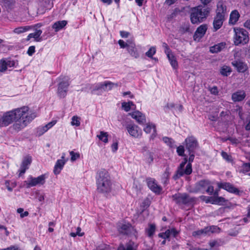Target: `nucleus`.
I'll return each mask as SVG.
<instances>
[{
	"label": "nucleus",
	"mask_w": 250,
	"mask_h": 250,
	"mask_svg": "<svg viewBox=\"0 0 250 250\" xmlns=\"http://www.w3.org/2000/svg\"><path fill=\"white\" fill-rule=\"evenodd\" d=\"M28 110V107L22 106L6 112L0 118V127L7 126L14 121L19 120Z\"/></svg>",
	"instance_id": "1"
},
{
	"label": "nucleus",
	"mask_w": 250,
	"mask_h": 250,
	"mask_svg": "<svg viewBox=\"0 0 250 250\" xmlns=\"http://www.w3.org/2000/svg\"><path fill=\"white\" fill-rule=\"evenodd\" d=\"M97 191L101 193H109L112 189V183L108 172L105 169L99 171L96 174Z\"/></svg>",
	"instance_id": "2"
},
{
	"label": "nucleus",
	"mask_w": 250,
	"mask_h": 250,
	"mask_svg": "<svg viewBox=\"0 0 250 250\" xmlns=\"http://www.w3.org/2000/svg\"><path fill=\"white\" fill-rule=\"evenodd\" d=\"M210 8L199 5L193 8L190 15V19L192 24H199L205 21L208 16Z\"/></svg>",
	"instance_id": "3"
},
{
	"label": "nucleus",
	"mask_w": 250,
	"mask_h": 250,
	"mask_svg": "<svg viewBox=\"0 0 250 250\" xmlns=\"http://www.w3.org/2000/svg\"><path fill=\"white\" fill-rule=\"evenodd\" d=\"M216 15L213 21V31H216L222 26L227 14L226 6L222 2H219L217 5Z\"/></svg>",
	"instance_id": "4"
},
{
	"label": "nucleus",
	"mask_w": 250,
	"mask_h": 250,
	"mask_svg": "<svg viewBox=\"0 0 250 250\" xmlns=\"http://www.w3.org/2000/svg\"><path fill=\"white\" fill-rule=\"evenodd\" d=\"M36 114L35 113L30 114L26 112V114L21 117V121H15L16 122L11 126V128L15 132H18L24 128L30 122H31L35 117Z\"/></svg>",
	"instance_id": "5"
},
{
	"label": "nucleus",
	"mask_w": 250,
	"mask_h": 250,
	"mask_svg": "<svg viewBox=\"0 0 250 250\" xmlns=\"http://www.w3.org/2000/svg\"><path fill=\"white\" fill-rule=\"evenodd\" d=\"M170 197L172 201L179 206L189 205L196 200L195 197H191L186 193H177Z\"/></svg>",
	"instance_id": "6"
},
{
	"label": "nucleus",
	"mask_w": 250,
	"mask_h": 250,
	"mask_svg": "<svg viewBox=\"0 0 250 250\" xmlns=\"http://www.w3.org/2000/svg\"><path fill=\"white\" fill-rule=\"evenodd\" d=\"M188 161V157H185L184 158V161L180 164V166L176 170V173L173 175V179L176 180L185 174L188 175L192 173V169L191 164H188L186 166V168L184 169L185 166L187 163Z\"/></svg>",
	"instance_id": "7"
},
{
	"label": "nucleus",
	"mask_w": 250,
	"mask_h": 250,
	"mask_svg": "<svg viewBox=\"0 0 250 250\" xmlns=\"http://www.w3.org/2000/svg\"><path fill=\"white\" fill-rule=\"evenodd\" d=\"M234 43L236 45L246 44L249 41L248 32L243 28H234Z\"/></svg>",
	"instance_id": "8"
},
{
	"label": "nucleus",
	"mask_w": 250,
	"mask_h": 250,
	"mask_svg": "<svg viewBox=\"0 0 250 250\" xmlns=\"http://www.w3.org/2000/svg\"><path fill=\"white\" fill-rule=\"evenodd\" d=\"M59 80L61 81L58 84L57 95L60 98H64L67 95L70 84L68 78L67 76H62L59 78Z\"/></svg>",
	"instance_id": "9"
},
{
	"label": "nucleus",
	"mask_w": 250,
	"mask_h": 250,
	"mask_svg": "<svg viewBox=\"0 0 250 250\" xmlns=\"http://www.w3.org/2000/svg\"><path fill=\"white\" fill-rule=\"evenodd\" d=\"M118 230L121 234L133 235L137 238V231L136 229L129 223H119Z\"/></svg>",
	"instance_id": "10"
},
{
	"label": "nucleus",
	"mask_w": 250,
	"mask_h": 250,
	"mask_svg": "<svg viewBox=\"0 0 250 250\" xmlns=\"http://www.w3.org/2000/svg\"><path fill=\"white\" fill-rule=\"evenodd\" d=\"M186 148L188 152H195L199 145L197 139L193 136L187 137L185 141Z\"/></svg>",
	"instance_id": "11"
},
{
	"label": "nucleus",
	"mask_w": 250,
	"mask_h": 250,
	"mask_svg": "<svg viewBox=\"0 0 250 250\" xmlns=\"http://www.w3.org/2000/svg\"><path fill=\"white\" fill-rule=\"evenodd\" d=\"M219 188H222L228 192L233 193L237 195H240L243 191L239 190L235 188L232 184L228 182H221L217 184Z\"/></svg>",
	"instance_id": "12"
},
{
	"label": "nucleus",
	"mask_w": 250,
	"mask_h": 250,
	"mask_svg": "<svg viewBox=\"0 0 250 250\" xmlns=\"http://www.w3.org/2000/svg\"><path fill=\"white\" fill-rule=\"evenodd\" d=\"M126 128L129 135L134 138H138L142 136L141 128L135 124H128L126 126Z\"/></svg>",
	"instance_id": "13"
},
{
	"label": "nucleus",
	"mask_w": 250,
	"mask_h": 250,
	"mask_svg": "<svg viewBox=\"0 0 250 250\" xmlns=\"http://www.w3.org/2000/svg\"><path fill=\"white\" fill-rule=\"evenodd\" d=\"M209 181L207 180H203L196 183L195 187L189 192L191 193L201 192L204 193L206 189L207 186H208Z\"/></svg>",
	"instance_id": "14"
},
{
	"label": "nucleus",
	"mask_w": 250,
	"mask_h": 250,
	"mask_svg": "<svg viewBox=\"0 0 250 250\" xmlns=\"http://www.w3.org/2000/svg\"><path fill=\"white\" fill-rule=\"evenodd\" d=\"M46 176L45 174H42L37 178L30 176L28 179L27 183V187L36 186L37 185H43L45 182Z\"/></svg>",
	"instance_id": "15"
},
{
	"label": "nucleus",
	"mask_w": 250,
	"mask_h": 250,
	"mask_svg": "<svg viewBox=\"0 0 250 250\" xmlns=\"http://www.w3.org/2000/svg\"><path fill=\"white\" fill-rule=\"evenodd\" d=\"M147 185L149 188L153 192L157 194H159L162 190V187L158 185L156 180L151 178L146 179Z\"/></svg>",
	"instance_id": "16"
},
{
	"label": "nucleus",
	"mask_w": 250,
	"mask_h": 250,
	"mask_svg": "<svg viewBox=\"0 0 250 250\" xmlns=\"http://www.w3.org/2000/svg\"><path fill=\"white\" fill-rule=\"evenodd\" d=\"M32 162V157L30 155L25 156L21 165L20 169L19 171L20 172L19 175L21 176L24 174L26 170L29 168V166Z\"/></svg>",
	"instance_id": "17"
},
{
	"label": "nucleus",
	"mask_w": 250,
	"mask_h": 250,
	"mask_svg": "<svg viewBox=\"0 0 250 250\" xmlns=\"http://www.w3.org/2000/svg\"><path fill=\"white\" fill-rule=\"evenodd\" d=\"M208 29V25L206 24H203L200 25L195 32L193 38L195 41L199 40L201 39L206 34Z\"/></svg>",
	"instance_id": "18"
},
{
	"label": "nucleus",
	"mask_w": 250,
	"mask_h": 250,
	"mask_svg": "<svg viewBox=\"0 0 250 250\" xmlns=\"http://www.w3.org/2000/svg\"><path fill=\"white\" fill-rule=\"evenodd\" d=\"M64 158L65 154H63L61 157V159H59L57 161L53 170V172L55 175L59 174L63 168L66 163V161L64 160Z\"/></svg>",
	"instance_id": "19"
},
{
	"label": "nucleus",
	"mask_w": 250,
	"mask_h": 250,
	"mask_svg": "<svg viewBox=\"0 0 250 250\" xmlns=\"http://www.w3.org/2000/svg\"><path fill=\"white\" fill-rule=\"evenodd\" d=\"M231 64L238 72L244 73L247 70L248 67L245 63L238 60H235L231 62Z\"/></svg>",
	"instance_id": "20"
},
{
	"label": "nucleus",
	"mask_w": 250,
	"mask_h": 250,
	"mask_svg": "<svg viewBox=\"0 0 250 250\" xmlns=\"http://www.w3.org/2000/svg\"><path fill=\"white\" fill-rule=\"evenodd\" d=\"M129 115L140 125H143L146 122L145 115L139 111L130 113Z\"/></svg>",
	"instance_id": "21"
},
{
	"label": "nucleus",
	"mask_w": 250,
	"mask_h": 250,
	"mask_svg": "<svg viewBox=\"0 0 250 250\" xmlns=\"http://www.w3.org/2000/svg\"><path fill=\"white\" fill-rule=\"evenodd\" d=\"M90 88L91 89V93L92 94L100 95L104 92H105L103 83H95V84L91 85Z\"/></svg>",
	"instance_id": "22"
},
{
	"label": "nucleus",
	"mask_w": 250,
	"mask_h": 250,
	"mask_svg": "<svg viewBox=\"0 0 250 250\" xmlns=\"http://www.w3.org/2000/svg\"><path fill=\"white\" fill-rule=\"evenodd\" d=\"M128 53L131 56L135 59H137L140 57V53L136 47V45L134 42H130V45L127 49Z\"/></svg>",
	"instance_id": "23"
},
{
	"label": "nucleus",
	"mask_w": 250,
	"mask_h": 250,
	"mask_svg": "<svg viewBox=\"0 0 250 250\" xmlns=\"http://www.w3.org/2000/svg\"><path fill=\"white\" fill-rule=\"evenodd\" d=\"M246 97V93L244 90H238L231 95L232 100L234 102H241Z\"/></svg>",
	"instance_id": "24"
},
{
	"label": "nucleus",
	"mask_w": 250,
	"mask_h": 250,
	"mask_svg": "<svg viewBox=\"0 0 250 250\" xmlns=\"http://www.w3.org/2000/svg\"><path fill=\"white\" fill-rule=\"evenodd\" d=\"M53 2L51 0H43L40 2V7L38 10L43 13L46 9H50L53 7Z\"/></svg>",
	"instance_id": "25"
},
{
	"label": "nucleus",
	"mask_w": 250,
	"mask_h": 250,
	"mask_svg": "<svg viewBox=\"0 0 250 250\" xmlns=\"http://www.w3.org/2000/svg\"><path fill=\"white\" fill-rule=\"evenodd\" d=\"M226 43L225 42H220L213 46L210 47L209 51L212 53H217L220 52L225 47Z\"/></svg>",
	"instance_id": "26"
},
{
	"label": "nucleus",
	"mask_w": 250,
	"mask_h": 250,
	"mask_svg": "<svg viewBox=\"0 0 250 250\" xmlns=\"http://www.w3.org/2000/svg\"><path fill=\"white\" fill-rule=\"evenodd\" d=\"M240 17V14L238 11L235 10L231 12L230 14L229 23L235 24Z\"/></svg>",
	"instance_id": "27"
},
{
	"label": "nucleus",
	"mask_w": 250,
	"mask_h": 250,
	"mask_svg": "<svg viewBox=\"0 0 250 250\" xmlns=\"http://www.w3.org/2000/svg\"><path fill=\"white\" fill-rule=\"evenodd\" d=\"M42 33V31L41 30L36 29L35 32L30 33L28 35L26 40L29 41L30 39L34 38L35 41L40 42L41 40L40 38V36Z\"/></svg>",
	"instance_id": "28"
},
{
	"label": "nucleus",
	"mask_w": 250,
	"mask_h": 250,
	"mask_svg": "<svg viewBox=\"0 0 250 250\" xmlns=\"http://www.w3.org/2000/svg\"><path fill=\"white\" fill-rule=\"evenodd\" d=\"M67 24V21H62L55 22L53 25L52 28L55 29L56 32H58L61 29H62Z\"/></svg>",
	"instance_id": "29"
},
{
	"label": "nucleus",
	"mask_w": 250,
	"mask_h": 250,
	"mask_svg": "<svg viewBox=\"0 0 250 250\" xmlns=\"http://www.w3.org/2000/svg\"><path fill=\"white\" fill-rule=\"evenodd\" d=\"M167 57L168 61L174 69H176L178 67V62L175 56L172 53L168 54Z\"/></svg>",
	"instance_id": "30"
},
{
	"label": "nucleus",
	"mask_w": 250,
	"mask_h": 250,
	"mask_svg": "<svg viewBox=\"0 0 250 250\" xmlns=\"http://www.w3.org/2000/svg\"><path fill=\"white\" fill-rule=\"evenodd\" d=\"M105 91L111 90L113 87L119 86L118 83H114L110 81H105L103 83Z\"/></svg>",
	"instance_id": "31"
},
{
	"label": "nucleus",
	"mask_w": 250,
	"mask_h": 250,
	"mask_svg": "<svg viewBox=\"0 0 250 250\" xmlns=\"http://www.w3.org/2000/svg\"><path fill=\"white\" fill-rule=\"evenodd\" d=\"M155 230L156 226L155 224H150L148 225V228L146 229V232L149 237L151 238L153 237L155 231Z\"/></svg>",
	"instance_id": "32"
},
{
	"label": "nucleus",
	"mask_w": 250,
	"mask_h": 250,
	"mask_svg": "<svg viewBox=\"0 0 250 250\" xmlns=\"http://www.w3.org/2000/svg\"><path fill=\"white\" fill-rule=\"evenodd\" d=\"M143 156L146 163L150 164L153 162L154 159V153L153 152L150 151L145 152Z\"/></svg>",
	"instance_id": "33"
},
{
	"label": "nucleus",
	"mask_w": 250,
	"mask_h": 250,
	"mask_svg": "<svg viewBox=\"0 0 250 250\" xmlns=\"http://www.w3.org/2000/svg\"><path fill=\"white\" fill-rule=\"evenodd\" d=\"M231 72V69L230 67L224 65L220 69V73L224 76H229Z\"/></svg>",
	"instance_id": "34"
},
{
	"label": "nucleus",
	"mask_w": 250,
	"mask_h": 250,
	"mask_svg": "<svg viewBox=\"0 0 250 250\" xmlns=\"http://www.w3.org/2000/svg\"><path fill=\"white\" fill-rule=\"evenodd\" d=\"M208 235L206 227L192 232V236L194 237H200L201 235Z\"/></svg>",
	"instance_id": "35"
},
{
	"label": "nucleus",
	"mask_w": 250,
	"mask_h": 250,
	"mask_svg": "<svg viewBox=\"0 0 250 250\" xmlns=\"http://www.w3.org/2000/svg\"><path fill=\"white\" fill-rule=\"evenodd\" d=\"M213 204L222 205L227 202V200L222 197H213Z\"/></svg>",
	"instance_id": "36"
},
{
	"label": "nucleus",
	"mask_w": 250,
	"mask_h": 250,
	"mask_svg": "<svg viewBox=\"0 0 250 250\" xmlns=\"http://www.w3.org/2000/svg\"><path fill=\"white\" fill-rule=\"evenodd\" d=\"M206 229L208 233V235H210V233H219L220 232V229L215 226L207 227H206Z\"/></svg>",
	"instance_id": "37"
},
{
	"label": "nucleus",
	"mask_w": 250,
	"mask_h": 250,
	"mask_svg": "<svg viewBox=\"0 0 250 250\" xmlns=\"http://www.w3.org/2000/svg\"><path fill=\"white\" fill-rule=\"evenodd\" d=\"M97 137L100 140L105 143H107L108 142V134L107 132L101 131L100 134L97 135Z\"/></svg>",
	"instance_id": "38"
},
{
	"label": "nucleus",
	"mask_w": 250,
	"mask_h": 250,
	"mask_svg": "<svg viewBox=\"0 0 250 250\" xmlns=\"http://www.w3.org/2000/svg\"><path fill=\"white\" fill-rule=\"evenodd\" d=\"M153 129V132L156 133V126L152 124H148L144 128V131L146 133H150L151 130Z\"/></svg>",
	"instance_id": "39"
},
{
	"label": "nucleus",
	"mask_w": 250,
	"mask_h": 250,
	"mask_svg": "<svg viewBox=\"0 0 250 250\" xmlns=\"http://www.w3.org/2000/svg\"><path fill=\"white\" fill-rule=\"evenodd\" d=\"M30 29L29 26H20L15 28L14 32L17 34L24 33Z\"/></svg>",
	"instance_id": "40"
},
{
	"label": "nucleus",
	"mask_w": 250,
	"mask_h": 250,
	"mask_svg": "<svg viewBox=\"0 0 250 250\" xmlns=\"http://www.w3.org/2000/svg\"><path fill=\"white\" fill-rule=\"evenodd\" d=\"M117 250H135L133 247V245L129 243H128L126 247H125L123 244H121L118 248Z\"/></svg>",
	"instance_id": "41"
},
{
	"label": "nucleus",
	"mask_w": 250,
	"mask_h": 250,
	"mask_svg": "<svg viewBox=\"0 0 250 250\" xmlns=\"http://www.w3.org/2000/svg\"><path fill=\"white\" fill-rule=\"evenodd\" d=\"M6 64L7 67H14L18 64V61L15 60H12L11 59H6L4 60Z\"/></svg>",
	"instance_id": "42"
},
{
	"label": "nucleus",
	"mask_w": 250,
	"mask_h": 250,
	"mask_svg": "<svg viewBox=\"0 0 250 250\" xmlns=\"http://www.w3.org/2000/svg\"><path fill=\"white\" fill-rule=\"evenodd\" d=\"M80 118L77 116H74L72 118V121L71 122V124L72 125H75L76 126H79L80 125Z\"/></svg>",
	"instance_id": "43"
},
{
	"label": "nucleus",
	"mask_w": 250,
	"mask_h": 250,
	"mask_svg": "<svg viewBox=\"0 0 250 250\" xmlns=\"http://www.w3.org/2000/svg\"><path fill=\"white\" fill-rule=\"evenodd\" d=\"M156 51V48L154 46H152L150 49L146 53V55L150 58H152L153 56L155 54Z\"/></svg>",
	"instance_id": "44"
},
{
	"label": "nucleus",
	"mask_w": 250,
	"mask_h": 250,
	"mask_svg": "<svg viewBox=\"0 0 250 250\" xmlns=\"http://www.w3.org/2000/svg\"><path fill=\"white\" fill-rule=\"evenodd\" d=\"M200 199L205 201L206 203H211L213 204V196H206L202 195L200 197Z\"/></svg>",
	"instance_id": "45"
},
{
	"label": "nucleus",
	"mask_w": 250,
	"mask_h": 250,
	"mask_svg": "<svg viewBox=\"0 0 250 250\" xmlns=\"http://www.w3.org/2000/svg\"><path fill=\"white\" fill-rule=\"evenodd\" d=\"M177 153L180 156H186L185 155V148L183 146H179L177 147Z\"/></svg>",
	"instance_id": "46"
},
{
	"label": "nucleus",
	"mask_w": 250,
	"mask_h": 250,
	"mask_svg": "<svg viewBox=\"0 0 250 250\" xmlns=\"http://www.w3.org/2000/svg\"><path fill=\"white\" fill-rule=\"evenodd\" d=\"M167 230L169 231L168 233V235L169 237L170 236L176 237L179 233V231H178L175 228L169 229H167Z\"/></svg>",
	"instance_id": "47"
},
{
	"label": "nucleus",
	"mask_w": 250,
	"mask_h": 250,
	"mask_svg": "<svg viewBox=\"0 0 250 250\" xmlns=\"http://www.w3.org/2000/svg\"><path fill=\"white\" fill-rule=\"evenodd\" d=\"M81 228L78 227L77 228L76 231H75V232H71L70 233V235L73 237H76L77 235H78L79 236H82L84 234V233L83 232L81 233Z\"/></svg>",
	"instance_id": "48"
},
{
	"label": "nucleus",
	"mask_w": 250,
	"mask_h": 250,
	"mask_svg": "<svg viewBox=\"0 0 250 250\" xmlns=\"http://www.w3.org/2000/svg\"><path fill=\"white\" fill-rule=\"evenodd\" d=\"M189 27L190 25L189 23H185L183 24H182L180 30L183 33L188 32L190 31Z\"/></svg>",
	"instance_id": "49"
},
{
	"label": "nucleus",
	"mask_w": 250,
	"mask_h": 250,
	"mask_svg": "<svg viewBox=\"0 0 250 250\" xmlns=\"http://www.w3.org/2000/svg\"><path fill=\"white\" fill-rule=\"evenodd\" d=\"M164 142L167 143L171 147H174V141L171 138L167 137H164L163 139Z\"/></svg>",
	"instance_id": "50"
},
{
	"label": "nucleus",
	"mask_w": 250,
	"mask_h": 250,
	"mask_svg": "<svg viewBox=\"0 0 250 250\" xmlns=\"http://www.w3.org/2000/svg\"><path fill=\"white\" fill-rule=\"evenodd\" d=\"M7 69L6 64L4 59L0 61V71L1 72H4Z\"/></svg>",
	"instance_id": "51"
},
{
	"label": "nucleus",
	"mask_w": 250,
	"mask_h": 250,
	"mask_svg": "<svg viewBox=\"0 0 250 250\" xmlns=\"http://www.w3.org/2000/svg\"><path fill=\"white\" fill-rule=\"evenodd\" d=\"M70 155L71 156V161L74 162L80 157L79 153H75L73 151L70 152Z\"/></svg>",
	"instance_id": "52"
},
{
	"label": "nucleus",
	"mask_w": 250,
	"mask_h": 250,
	"mask_svg": "<svg viewBox=\"0 0 250 250\" xmlns=\"http://www.w3.org/2000/svg\"><path fill=\"white\" fill-rule=\"evenodd\" d=\"M221 156L225 160L228 162H231L232 161L231 156L229 155L226 152L222 151L221 152Z\"/></svg>",
	"instance_id": "53"
},
{
	"label": "nucleus",
	"mask_w": 250,
	"mask_h": 250,
	"mask_svg": "<svg viewBox=\"0 0 250 250\" xmlns=\"http://www.w3.org/2000/svg\"><path fill=\"white\" fill-rule=\"evenodd\" d=\"M95 250H111L109 246L106 244H101Z\"/></svg>",
	"instance_id": "54"
},
{
	"label": "nucleus",
	"mask_w": 250,
	"mask_h": 250,
	"mask_svg": "<svg viewBox=\"0 0 250 250\" xmlns=\"http://www.w3.org/2000/svg\"><path fill=\"white\" fill-rule=\"evenodd\" d=\"M162 46L165 49V52L167 56L168 54H172L171 50L170 49L168 45L166 42L163 43Z\"/></svg>",
	"instance_id": "55"
},
{
	"label": "nucleus",
	"mask_w": 250,
	"mask_h": 250,
	"mask_svg": "<svg viewBox=\"0 0 250 250\" xmlns=\"http://www.w3.org/2000/svg\"><path fill=\"white\" fill-rule=\"evenodd\" d=\"M23 211V209L22 208H19L17 209V212L19 213H20V216L21 218H23L24 217L27 216L29 214V213L28 211H24V212Z\"/></svg>",
	"instance_id": "56"
},
{
	"label": "nucleus",
	"mask_w": 250,
	"mask_h": 250,
	"mask_svg": "<svg viewBox=\"0 0 250 250\" xmlns=\"http://www.w3.org/2000/svg\"><path fill=\"white\" fill-rule=\"evenodd\" d=\"M208 194L211 195L213 194L214 191V188L212 186L210 185V183L209 181L208 186H207L206 189L205 190Z\"/></svg>",
	"instance_id": "57"
},
{
	"label": "nucleus",
	"mask_w": 250,
	"mask_h": 250,
	"mask_svg": "<svg viewBox=\"0 0 250 250\" xmlns=\"http://www.w3.org/2000/svg\"><path fill=\"white\" fill-rule=\"evenodd\" d=\"M250 171V163H245L243 165V169L242 170V172L243 173L247 172Z\"/></svg>",
	"instance_id": "58"
},
{
	"label": "nucleus",
	"mask_w": 250,
	"mask_h": 250,
	"mask_svg": "<svg viewBox=\"0 0 250 250\" xmlns=\"http://www.w3.org/2000/svg\"><path fill=\"white\" fill-rule=\"evenodd\" d=\"M169 230H166L165 232L160 233L158 236L164 239H168L169 238L168 235Z\"/></svg>",
	"instance_id": "59"
},
{
	"label": "nucleus",
	"mask_w": 250,
	"mask_h": 250,
	"mask_svg": "<svg viewBox=\"0 0 250 250\" xmlns=\"http://www.w3.org/2000/svg\"><path fill=\"white\" fill-rule=\"evenodd\" d=\"M118 43L119 45L120 46L121 48H126V49L128 48V46L130 45V43H126L123 40H120L118 41Z\"/></svg>",
	"instance_id": "60"
},
{
	"label": "nucleus",
	"mask_w": 250,
	"mask_h": 250,
	"mask_svg": "<svg viewBox=\"0 0 250 250\" xmlns=\"http://www.w3.org/2000/svg\"><path fill=\"white\" fill-rule=\"evenodd\" d=\"M122 107L126 112H128L131 109L128 102L122 103Z\"/></svg>",
	"instance_id": "61"
},
{
	"label": "nucleus",
	"mask_w": 250,
	"mask_h": 250,
	"mask_svg": "<svg viewBox=\"0 0 250 250\" xmlns=\"http://www.w3.org/2000/svg\"><path fill=\"white\" fill-rule=\"evenodd\" d=\"M35 52V46H30L27 50V53L29 56H32Z\"/></svg>",
	"instance_id": "62"
},
{
	"label": "nucleus",
	"mask_w": 250,
	"mask_h": 250,
	"mask_svg": "<svg viewBox=\"0 0 250 250\" xmlns=\"http://www.w3.org/2000/svg\"><path fill=\"white\" fill-rule=\"evenodd\" d=\"M210 92L214 95H217L218 94V88L216 86H214L212 87H211L209 89Z\"/></svg>",
	"instance_id": "63"
},
{
	"label": "nucleus",
	"mask_w": 250,
	"mask_h": 250,
	"mask_svg": "<svg viewBox=\"0 0 250 250\" xmlns=\"http://www.w3.org/2000/svg\"><path fill=\"white\" fill-rule=\"evenodd\" d=\"M189 153V158L188 159V164H191L193 161V160L194 159V153L195 152H188Z\"/></svg>",
	"instance_id": "64"
}]
</instances>
